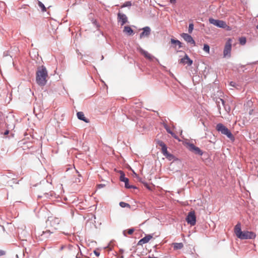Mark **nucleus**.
I'll return each mask as SVG.
<instances>
[{
    "instance_id": "1",
    "label": "nucleus",
    "mask_w": 258,
    "mask_h": 258,
    "mask_svg": "<svg viewBox=\"0 0 258 258\" xmlns=\"http://www.w3.org/2000/svg\"><path fill=\"white\" fill-rule=\"evenodd\" d=\"M236 235L240 239H252L256 237V234L252 231H243L241 229V223L238 222L234 228Z\"/></svg>"
},
{
    "instance_id": "2",
    "label": "nucleus",
    "mask_w": 258,
    "mask_h": 258,
    "mask_svg": "<svg viewBox=\"0 0 258 258\" xmlns=\"http://www.w3.org/2000/svg\"><path fill=\"white\" fill-rule=\"evenodd\" d=\"M48 72L46 68L42 66L38 68L36 73V82L40 86H44L47 83Z\"/></svg>"
},
{
    "instance_id": "3",
    "label": "nucleus",
    "mask_w": 258,
    "mask_h": 258,
    "mask_svg": "<svg viewBox=\"0 0 258 258\" xmlns=\"http://www.w3.org/2000/svg\"><path fill=\"white\" fill-rule=\"evenodd\" d=\"M216 130L222 134L225 135L230 140H234V137L231 131L222 123H218L216 125Z\"/></svg>"
},
{
    "instance_id": "4",
    "label": "nucleus",
    "mask_w": 258,
    "mask_h": 258,
    "mask_svg": "<svg viewBox=\"0 0 258 258\" xmlns=\"http://www.w3.org/2000/svg\"><path fill=\"white\" fill-rule=\"evenodd\" d=\"M186 144L188 146L189 151L194 154L201 156L204 155V153L203 151L200 148L196 146L194 144L187 142L186 143Z\"/></svg>"
},
{
    "instance_id": "5",
    "label": "nucleus",
    "mask_w": 258,
    "mask_h": 258,
    "mask_svg": "<svg viewBox=\"0 0 258 258\" xmlns=\"http://www.w3.org/2000/svg\"><path fill=\"white\" fill-rule=\"evenodd\" d=\"M137 50L141 54L144 55V56L149 60L153 61L154 60H155L158 63H159V60L158 58H156L155 56L148 53L147 51L145 50L141 47H138Z\"/></svg>"
},
{
    "instance_id": "6",
    "label": "nucleus",
    "mask_w": 258,
    "mask_h": 258,
    "mask_svg": "<svg viewBox=\"0 0 258 258\" xmlns=\"http://www.w3.org/2000/svg\"><path fill=\"white\" fill-rule=\"evenodd\" d=\"M119 173L120 174L119 179L121 181L124 182V186L126 188H137L135 186L129 184V179L125 177V174L122 171L120 170Z\"/></svg>"
},
{
    "instance_id": "7",
    "label": "nucleus",
    "mask_w": 258,
    "mask_h": 258,
    "mask_svg": "<svg viewBox=\"0 0 258 258\" xmlns=\"http://www.w3.org/2000/svg\"><path fill=\"white\" fill-rule=\"evenodd\" d=\"M231 51V40L229 39L226 42L223 51L224 57H230Z\"/></svg>"
},
{
    "instance_id": "8",
    "label": "nucleus",
    "mask_w": 258,
    "mask_h": 258,
    "mask_svg": "<svg viewBox=\"0 0 258 258\" xmlns=\"http://www.w3.org/2000/svg\"><path fill=\"white\" fill-rule=\"evenodd\" d=\"M187 223L191 226H194L196 223V217L194 211L189 212L186 218Z\"/></svg>"
},
{
    "instance_id": "9",
    "label": "nucleus",
    "mask_w": 258,
    "mask_h": 258,
    "mask_svg": "<svg viewBox=\"0 0 258 258\" xmlns=\"http://www.w3.org/2000/svg\"><path fill=\"white\" fill-rule=\"evenodd\" d=\"M209 21L210 24H213L219 28H225L226 27V23L224 21L216 20L213 18H210Z\"/></svg>"
},
{
    "instance_id": "10",
    "label": "nucleus",
    "mask_w": 258,
    "mask_h": 258,
    "mask_svg": "<svg viewBox=\"0 0 258 258\" xmlns=\"http://www.w3.org/2000/svg\"><path fill=\"white\" fill-rule=\"evenodd\" d=\"M61 219L57 217H48L46 222L47 224L49 223L51 226L53 227L54 229H56V226L60 223Z\"/></svg>"
},
{
    "instance_id": "11",
    "label": "nucleus",
    "mask_w": 258,
    "mask_h": 258,
    "mask_svg": "<svg viewBox=\"0 0 258 258\" xmlns=\"http://www.w3.org/2000/svg\"><path fill=\"white\" fill-rule=\"evenodd\" d=\"M179 63L183 65L187 64L190 66L193 63V60L191 59L187 54H185L184 56L179 60Z\"/></svg>"
},
{
    "instance_id": "12",
    "label": "nucleus",
    "mask_w": 258,
    "mask_h": 258,
    "mask_svg": "<svg viewBox=\"0 0 258 258\" xmlns=\"http://www.w3.org/2000/svg\"><path fill=\"white\" fill-rule=\"evenodd\" d=\"M143 32L140 34V38H142L143 37H148L151 33V28L149 26H146L143 29Z\"/></svg>"
},
{
    "instance_id": "13",
    "label": "nucleus",
    "mask_w": 258,
    "mask_h": 258,
    "mask_svg": "<svg viewBox=\"0 0 258 258\" xmlns=\"http://www.w3.org/2000/svg\"><path fill=\"white\" fill-rule=\"evenodd\" d=\"M117 17L118 21L121 22V26H123L127 22V18L124 14L118 13Z\"/></svg>"
},
{
    "instance_id": "14",
    "label": "nucleus",
    "mask_w": 258,
    "mask_h": 258,
    "mask_svg": "<svg viewBox=\"0 0 258 258\" xmlns=\"http://www.w3.org/2000/svg\"><path fill=\"white\" fill-rule=\"evenodd\" d=\"M181 36L187 42L195 45L196 42L195 40L189 34L187 33H182Z\"/></svg>"
},
{
    "instance_id": "15",
    "label": "nucleus",
    "mask_w": 258,
    "mask_h": 258,
    "mask_svg": "<svg viewBox=\"0 0 258 258\" xmlns=\"http://www.w3.org/2000/svg\"><path fill=\"white\" fill-rule=\"evenodd\" d=\"M53 231H51L50 230H46V231H43L42 232V233L40 235L41 236V239L43 240L44 239H47L49 237L51 234L53 233Z\"/></svg>"
},
{
    "instance_id": "16",
    "label": "nucleus",
    "mask_w": 258,
    "mask_h": 258,
    "mask_svg": "<svg viewBox=\"0 0 258 258\" xmlns=\"http://www.w3.org/2000/svg\"><path fill=\"white\" fill-rule=\"evenodd\" d=\"M153 237L152 235H147L145 236L144 237L141 239L138 242V245H142L143 244H145L149 242V241Z\"/></svg>"
},
{
    "instance_id": "17",
    "label": "nucleus",
    "mask_w": 258,
    "mask_h": 258,
    "mask_svg": "<svg viewBox=\"0 0 258 258\" xmlns=\"http://www.w3.org/2000/svg\"><path fill=\"white\" fill-rule=\"evenodd\" d=\"M77 117L79 119L84 121V122L88 123L89 122L88 119L86 118L84 116V114L83 112L80 111L77 113Z\"/></svg>"
},
{
    "instance_id": "18",
    "label": "nucleus",
    "mask_w": 258,
    "mask_h": 258,
    "mask_svg": "<svg viewBox=\"0 0 258 258\" xmlns=\"http://www.w3.org/2000/svg\"><path fill=\"white\" fill-rule=\"evenodd\" d=\"M216 102L217 106V107H218L219 109H221V104H220V103L222 104V105L223 107L226 108L225 106V101H224V100L223 99L220 98H217L216 99ZM225 109H226V108H225Z\"/></svg>"
},
{
    "instance_id": "19",
    "label": "nucleus",
    "mask_w": 258,
    "mask_h": 258,
    "mask_svg": "<svg viewBox=\"0 0 258 258\" xmlns=\"http://www.w3.org/2000/svg\"><path fill=\"white\" fill-rule=\"evenodd\" d=\"M123 32L128 35H132L134 34L133 30L128 26H125L124 27Z\"/></svg>"
},
{
    "instance_id": "20",
    "label": "nucleus",
    "mask_w": 258,
    "mask_h": 258,
    "mask_svg": "<svg viewBox=\"0 0 258 258\" xmlns=\"http://www.w3.org/2000/svg\"><path fill=\"white\" fill-rule=\"evenodd\" d=\"M171 43L172 44L174 45L175 46L178 45L179 48H180L182 47V43L179 40H178L177 39L171 38Z\"/></svg>"
},
{
    "instance_id": "21",
    "label": "nucleus",
    "mask_w": 258,
    "mask_h": 258,
    "mask_svg": "<svg viewBox=\"0 0 258 258\" xmlns=\"http://www.w3.org/2000/svg\"><path fill=\"white\" fill-rule=\"evenodd\" d=\"M52 196V193H44L42 196H38V198H44L45 200L50 199V197Z\"/></svg>"
},
{
    "instance_id": "22",
    "label": "nucleus",
    "mask_w": 258,
    "mask_h": 258,
    "mask_svg": "<svg viewBox=\"0 0 258 258\" xmlns=\"http://www.w3.org/2000/svg\"><path fill=\"white\" fill-rule=\"evenodd\" d=\"M173 245L174 249H180L183 247V244L181 242L173 243Z\"/></svg>"
},
{
    "instance_id": "23",
    "label": "nucleus",
    "mask_w": 258,
    "mask_h": 258,
    "mask_svg": "<svg viewBox=\"0 0 258 258\" xmlns=\"http://www.w3.org/2000/svg\"><path fill=\"white\" fill-rule=\"evenodd\" d=\"M8 185H10L11 186H12L13 183H16L18 184L19 181L17 180L16 178H15L14 177L11 179L10 180L8 181Z\"/></svg>"
},
{
    "instance_id": "24",
    "label": "nucleus",
    "mask_w": 258,
    "mask_h": 258,
    "mask_svg": "<svg viewBox=\"0 0 258 258\" xmlns=\"http://www.w3.org/2000/svg\"><path fill=\"white\" fill-rule=\"evenodd\" d=\"M38 5L39 8L41 9L42 12H44L46 11V8L44 5L40 1H38Z\"/></svg>"
},
{
    "instance_id": "25",
    "label": "nucleus",
    "mask_w": 258,
    "mask_h": 258,
    "mask_svg": "<svg viewBox=\"0 0 258 258\" xmlns=\"http://www.w3.org/2000/svg\"><path fill=\"white\" fill-rule=\"evenodd\" d=\"M14 176V174L10 172H8L6 174L3 175V177L4 179H5L6 177H8L9 178H12Z\"/></svg>"
},
{
    "instance_id": "26",
    "label": "nucleus",
    "mask_w": 258,
    "mask_h": 258,
    "mask_svg": "<svg viewBox=\"0 0 258 258\" xmlns=\"http://www.w3.org/2000/svg\"><path fill=\"white\" fill-rule=\"evenodd\" d=\"M119 206L122 208H131V206L129 204L123 202H120L119 204Z\"/></svg>"
},
{
    "instance_id": "27",
    "label": "nucleus",
    "mask_w": 258,
    "mask_h": 258,
    "mask_svg": "<svg viewBox=\"0 0 258 258\" xmlns=\"http://www.w3.org/2000/svg\"><path fill=\"white\" fill-rule=\"evenodd\" d=\"M239 41L241 45H244L246 42V38L244 37H241L239 38Z\"/></svg>"
},
{
    "instance_id": "28",
    "label": "nucleus",
    "mask_w": 258,
    "mask_h": 258,
    "mask_svg": "<svg viewBox=\"0 0 258 258\" xmlns=\"http://www.w3.org/2000/svg\"><path fill=\"white\" fill-rule=\"evenodd\" d=\"M203 50L207 52L208 53H210V46L208 44H204Z\"/></svg>"
},
{
    "instance_id": "29",
    "label": "nucleus",
    "mask_w": 258,
    "mask_h": 258,
    "mask_svg": "<svg viewBox=\"0 0 258 258\" xmlns=\"http://www.w3.org/2000/svg\"><path fill=\"white\" fill-rule=\"evenodd\" d=\"M158 145L161 147V149H163L164 147H166V144L162 141L158 140L157 141Z\"/></svg>"
},
{
    "instance_id": "30",
    "label": "nucleus",
    "mask_w": 258,
    "mask_h": 258,
    "mask_svg": "<svg viewBox=\"0 0 258 258\" xmlns=\"http://www.w3.org/2000/svg\"><path fill=\"white\" fill-rule=\"evenodd\" d=\"M165 157L169 160H172L174 158V156L169 153H168Z\"/></svg>"
},
{
    "instance_id": "31",
    "label": "nucleus",
    "mask_w": 258,
    "mask_h": 258,
    "mask_svg": "<svg viewBox=\"0 0 258 258\" xmlns=\"http://www.w3.org/2000/svg\"><path fill=\"white\" fill-rule=\"evenodd\" d=\"M194 24L193 23H190L188 26V32L189 33H191L193 30H194Z\"/></svg>"
},
{
    "instance_id": "32",
    "label": "nucleus",
    "mask_w": 258,
    "mask_h": 258,
    "mask_svg": "<svg viewBox=\"0 0 258 258\" xmlns=\"http://www.w3.org/2000/svg\"><path fill=\"white\" fill-rule=\"evenodd\" d=\"M162 153L164 156H165L169 152L167 151V146L162 149Z\"/></svg>"
},
{
    "instance_id": "33",
    "label": "nucleus",
    "mask_w": 258,
    "mask_h": 258,
    "mask_svg": "<svg viewBox=\"0 0 258 258\" xmlns=\"http://www.w3.org/2000/svg\"><path fill=\"white\" fill-rule=\"evenodd\" d=\"M132 6L131 2L127 1L124 3L123 7H130Z\"/></svg>"
},
{
    "instance_id": "34",
    "label": "nucleus",
    "mask_w": 258,
    "mask_h": 258,
    "mask_svg": "<svg viewBox=\"0 0 258 258\" xmlns=\"http://www.w3.org/2000/svg\"><path fill=\"white\" fill-rule=\"evenodd\" d=\"M10 51L9 50H6L4 52V53H3V56H9L10 55Z\"/></svg>"
},
{
    "instance_id": "35",
    "label": "nucleus",
    "mask_w": 258,
    "mask_h": 258,
    "mask_svg": "<svg viewBox=\"0 0 258 258\" xmlns=\"http://www.w3.org/2000/svg\"><path fill=\"white\" fill-rule=\"evenodd\" d=\"M93 252L96 256L98 257L100 255V252L99 251V249L94 250Z\"/></svg>"
},
{
    "instance_id": "36",
    "label": "nucleus",
    "mask_w": 258,
    "mask_h": 258,
    "mask_svg": "<svg viewBox=\"0 0 258 258\" xmlns=\"http://www.w3.org/2000/svg\"><path fill=\"white\" fill-rule=\"evenodd\" d=\"M164 127L167 133H169V131H171L169 127L166 124H164Z\"/></svg>"
},
{
    "instance_id": "37",
    "label": "nucleus",
    "mask_w": 258,
    "mask_h": 258,
    "mask_svg": "<svg viewBox=\"0 0 258 258\" xmlns=\"http://www.w3.org/2000/svg\"><path fill=\"white\" fill-rule=\"evenodd\" d=\"M134 228H130L128 230V231H127V233L128 234H132L134 231Z\"/></svg>"
},
{
    "instance_id": "38",
    "label": "nucleus",
    "mask_w": 258,
    "mask_h": 258,
    "mask_svg": "<svg viewBox=\"0 0 258 258\" xmlns=\"http://www.w3.org/2000/svg\"><path fill=\"white\" fill-rule=\"evenodd\" d=\"M106 248H107V249H108L109 250V254L110 255H111V254L113 255L114 254V252L112 250L111 248H109L108 246H107Z\"/></svg>"
},
{
    "instance_id": "39",
    "label": "nucleus",
    "mask_w": 258,
    "mask_h": 258,
    "mask_svg": "<svg viewBox=\"0 0 258 258\" xmlns=\"http://www.w3.org/2000/svg\"><path fill=\"white\" fill-rule=\"evenodd\" d=\"M5 254H6L5 251L0 249V256L4 255Z\"/></svg>"
},
{
    "instance_id": "40",
    "label": "nucleus",
    "mask_w": 258,
    "mask_h": 258,
    "mask_svg": "<svg viewBox=\"0 0 258 258\" xmlns=\"http://www.w3.org/2000/svg\"><path fill=\"white\" fill-rule=\"evenodd\" d=\"M172 137L173 138H174V139L177 140L178 141H180V139L178 138V137L175 135V134L174 133L173 134V136H172Z\"/></svg>"
},
{
    "instance_id": "41",
    "label": "nucleus",
    "mask_w": 258,
    "mask_h": 258,
    "mask_svg": "<svg viewBox=\"0 0 258 258\" xmlns=\"http://www.w3.org/2000/svg\"><path fill=\"white\" fill-rule=\"evenodd\" d=\"M105 185L104 184H99L97 185V187L98 188H102V187H104Z\"/></svg>"
},
{
    "instance_id": "42",
    "label": "nucleus",
    "mask_w": 258,
    "mask_h": 258,
    "mask_svg": "<svg viewBox=\"0 0 258 258\" xmlns=\"http://www.w3.org/2000/svg\"><path fill=\"white\" fill-rule=\"evenodd\" d=\"M2 115H3L2 112H0V125L3 122V119H2Z\"/></svg>"
},
{
    "instance_id": "43",
    "label": "nucleus",
    "mask_w": 258,
    "mask_h": 258,
    "mask_svg": "<svg viewBox=\"0 0 258 258\" xmlns=\"http://www.w3.org/2000/svg\"><path fill=\"white\" fill-rule=\"evenodd\" d=\"M235 85H236V83H235V82H234L233 81H231V82H230V85L231 86L235 87Z\"/></svg>"
},
{
    "instance_id": "44",
    "label": "nucleus",
    "mask_w": 258,
    "mask_h": 258,
    "mask_svg": "<svg viewBox=\"0 0 258 258\" xmlns=\"http://www.w3.org/2000/svg\"><path fill=\"white\" fill-rule=\"evenodd\" d=\"M144 185L146 186V187L148 189H150V187L149 185L148 184V183H147V182H145V183H144Z\"/></svg>"
},
{
    "instance_id": "45",
    "label": "nucleus",
    "mask_w": 258,
    "mask_h": 258,
    "mask_svg": "<svg viewBox=\"0 0 258 258\" xmlns=\"http://www.w3.org/2000/svg\"><path fill=\"white\" fill-rule=\"evenodd\" d=\"M169 1L171 4H175L176 2V0H169Z\"/></svg>"
},
{
    "instance_id": "46",
    "label": "nucleus",
    "mask_w": 258,
    "mask_h": 258,
    "mask_svg": "<svg viewBox=\"0 0 258 258\" xmlns=\"http://www.w3.org/2000/svg\"><path fill=\"white\" fill-rule=\"evenodd\" d=\"M9 133V130H6L5 133H4V135H8Z\"/></svg>"
},
{
    "instance_id": "47",
    "label": "nucleus",
    "mask_w": 258,
    "mask_h": 258,
    "mask_svg": "<svg viewBox=\"0 0 258 258\" xmlns=\"http://www.w3.org/2000/svg\"><path fill=\"white\" fill-rule=\"evenodd\" d=\"M168 134H170L171 136H173V134L174 133L171 130L169 131V133H168Z\"/></svg>"
},
{
    "instance_id": "48",
    "label": "nucleus",
    "mask_w": 258,
    "mask_h": 258,
    "mask_svg": "<svg viewBox=\"0 0 258 258\" xmlns=\"http://www.w3.org/2000/svg\"><path fill=\"white\" fill-rule=\"evenodd\" d=\"M168 134H170L171 136H173V134L174 133L171 130L169 131V133H168Z\"/></svg>"
},
{
    "instance_id": "49",
    "label": "nucleus",
    "mask_w": 258,
    "mask_h": 258,
    "mask_svg": "<svg viewBox=\"0 0 258 258\" xmlns=\"http://www.w3.org/2000/svg\"><path fill=\"white\" fill-rule=\"evenodd\" d=\"M170 75L171 77L173 78H175V76H174V75L171 73H170Z\"/></svg>"
},
{
    "instance_id": "50",
    "label": "nucleus",
    "mask_w": 258,
    "mask_h": 258,
    "mask_svg": "<svg viewBox=\"0 0 258 258\" xmlns=\"http://www.w3.org/2000/svg\"><path fill=\"white\" fill-rule=\"evenodd\" d=\"M64 247H65V246H64V245H62V246L60 247V250H62V249L64 248Z\"/></svg>"
},
{
    "instance_id": "51",
    "label": "nucleus",
    "mask_w": 258,
    "mask_h": 258,
    "mask_svg": "<svg viewBox=\"0 0 258 258\" xmlns=\"http://www.w3.org/2000/svg\"><path fill=\"white\" fill-rule=\"evenodd\" d=\"M134 174H135V177H138V175L136 173H135L134 171Z\"/></svg>"
},
{
    "instance_id": "52",
    "label": "nucleus",
    "mask_w": 258,
    "mask_h": 258,
    "mask_svg": "<svg viewBox=\"0 0 258 258\" xmlns=\"http://www.w3.org/2000/svg\"><path fill=\"white\" fill-rule=\"evenodd\" d=\"M76 172L78 173V175L79 177H81V175L79 173V172L77 170H76Z\"/></svg>"
},
{
    "instance_id": "53",
    "label": "nucleus",
    "mask_w": 258,
    "mask_h": 258,
    "mask_svg": "<svg viewBox=\"0 0 258 258\" xmlns=\"http://www.w3.org/2000/svg\"><path fill=\"white\" fill-rule=\"evenodd\" d=\"M64 234L66 235H69L70 234L68 233H65V232H63V233Z\"/></svg>"
},
{
    "instance_id": "54",
    "label": "nucleus",
    "mask_w": 258,
    "mask_h": 258,
    "mask_svg": "<svg viewBox=\"0 0 258 258\" xmlns=\"http://www.w3.org/2000/svg\"><path fill=\"white\" fill-rule=\"evenodd\" d=\"M117 258H123V256L121 255L120 256H117Z\"/></svg>"
},
{
    "instance_id": "55",
    "label": "nucleus",
    "mask_w": 258,
    "mask_h": 258,
    "mask_svg": "<svg viewBox=\"0 0 258 258\" xmlns=\"http://www.w3.org/2000/svg\"><path fill=\"white\" fill-rule=\"evenodd\" d=\"M147 258H152L150 255ZM152 258H157V257H153Z\"/></svg>"
},
{
    "instance_id": "56",
    "label": "nucleus",
    "mask_w": 258,
    "mask_h": 258,
    "mask_svg": "<svg viewBox=\"0 0 258 258\" xmlns=\"http://www.w3.org/2000/svg\"><path fill=\"white\" fill-rule=\"evenodd\" d=\"M123 233L124 235L125 236H126V234H125V231H123Z\"/></svg>"
},
{
    "instance_id": "57",
    "label": "nucleus",
    "mask_w": 258,
    "mask_h": 258,
    "mask_svg": "<svg viewBox=\"0 0 258 258\" xmlns=\"http://www.w3.org/2000/svg\"><path fill=\"white\" fill-rule=\"evenodd\" d=\"M16 258H19V257H18V254H16Z\"/></svg>"
},
{
    "instance_id": "58",
    "label": "nucleus",
    "mask_w": 258,
    "mask_h": 258,
    "mask_svg": "<svg viewBox=\"0 0 258 258\" xmlns=\"http://www.w3.org/2000/svg\"><path fill=\"white\" fill-rule=\"evenodd\" d=\"M78 179L79 180L78 182H80V179L79 178H78Z\"/></svg>"
},
{
    "instance_id": "59",
    "label": "nucleus",
    "mask_w": 258,
    "mask_h": 258,
    "mask_svg": "<svg viewBox=\"0 0 258 258\" xmlns=\"http://www.w3.org/2000/svg\"><path fill=\"white\" fill-rule=\"evenodd\" d=\"M103 58H104V57H103V56L102 55V59H103Z\"/></svg>"
},
{
    "instance_id": "60",
    "label": "nucleus",
    "mask_w": 258,
    "mask_h": 258,
    "mask_svg": "<svg viewBox=\"0 0 258 258\" xmlns=\"http://www.w3.org/2000/svg\"><path fill=\"white\" fill-rule=\"evenodd\" d=\"M76 258H79V257L78 256H76Z\"/></svg>"
},
{
    "instance_id": "61",
    "label": "nucleus",
    "mask_w": 258,
    "mask_h": 258,
    "mask_svg": "<svg viewBox=\"0 0 258 258\" xmlns=\"http://www.w3.org/2000/svg\"><path fill=\"white\" fill-rule=\"evenodd\" d=\"M3 229L4 230H5V228H4V227H3Z\"/></svg>"
},
{
    "instance_id": "62",
    "label": "nucleus",
    "mask_w": 258,
    "mask_h": 258,
    "mask_svg": "<svg viewBox=\"0 0 258 258\" xmlns=\"http://www.w3.org/2000/svg\"><path fill=\"white\" fill-rule=\"evenodd\" d=\"M256 28L258 29V25L256 26Z\"/></svg>"
}]
</instances>
